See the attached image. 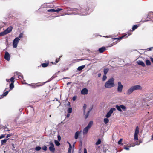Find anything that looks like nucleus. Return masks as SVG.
<instances>
[{
  "instance_id": "f257e3e1",
  "label": "nucleus",
  "mask_w": 153,
  "mask_h": 153,
  "mask_svg": "<svg viewBox=\"0 0 153 153\" xmlns=\"http://www.w3.org/2000/svg\"><path fill=\"white\" fill-rule=\"evenodd\" d=\"M114 79L113 78L110 79L106 82V88H110L114 87Z\"/></svg>"
},
{
  "instance_id": "f03ea898",
  "label": "nucleus",
  "mask_w": 153,
  "mask_h": 153,
  "mask_svg": "<svg viewBox=\"0 0 153 153\" xmlns=\"http://www.w3.org/2000/svg\"><path fill=\"white\" fill-rule=\"evenodd\" d=\"M139 133V128L138 126H137L135 129L134 134V140H138V134Z\"/></svg>"
},
{
  "instance_id": "7ed1b4c3",
  "label": "nucleus",
  "mask_w": 153,
  "mask_h": 153,
  "mask_svg": "<svg viewBox=\"0 0 153 153\" xmlns=\"http://www.w3.org/2000/svg\"><path fill=\"white\" fill-rule=\"evenodd\" d=\"M19 40L20 39L18 37H16L14 39L13 42V47L14 48L17 47Z\"/></svg>"
},
{
  "instance_id": "20e7f679",
  "label": "nucleus",
  "mask_w": 153,
  "mask_h": 153,
  "mask_svg": "<svg viewBox=\"0 0 153 153\" xmlns=\"http://www.w3.org/2000/svg\"><path fill=\"white\" fill-rule=\"evenodd\" d=\"M116 108L118 111L120 112L122 111L121 109L124 111L126 109V107L122 105H120V106L116 105Z\"/></svg>"
},
{
  "instance_id": "39448f33",
  "label": "nucleus",
  "mask_w": 153,
  "mask_h": 153,
  "mask_svg": "<svg viewBox=\"0 0 153 153\" xmlns=\"http://www.w3.org/2000/svg\"><path fill=\"white\" fill-rule=\"evenodd\" d=\"M116 110V109L114 108H111L107 114L106 115V117L108 118L110 117L111 114L113 112Z\"/></svg>"
},
{
  "instance_id": "423d86ee",
  "label": "nucleus",
  "mask_w": 153,
  "mask_h": 153,
  "mask_svg": "<svg viewBox=\"0 0 153 153\" xmlns=\"http://www.w3.org/2000/svg\"><path fill=\"white\" fill-rule=\"evenodd\" d=\"M49 144L50 146L49 147L50 150L52 152H53L55 150V148L54 147L53 143L51 141L49 142Z\"/></svg>"
},
{
  "instance_id": "0eeeda50",
  "label": "nucleus",
  "mask_w": 153,
  "mask_h": 153,
  "mask_svg": "<svg viewBox=\"0 0 153 153\" xmlns=\"http://www.w3.org/2000/svg\"><path fill=\"white\" fill-rule=\"evenodd\" d=\"M118 86L117 87V91L119 92H121L122 91L123 85L121 84L120 82H119L118 83Z\"/></svg>"
},
{
  "instance_id": "6e6552de",
  "label": "nucleus",
  "mask_w": 153,
  "mask_h": 153,
  "mask_svg": "<svg viewBox=\"0 0 153 153\" xmlns=\"http://www.w3.org/2000/svg\"><path fill=\"white\" fill-rule=\"evenodd\" d=\"M134 91L132 87H131L126 92V94L129 95L131 94Z\"/></svg>"
},
{
  "instance_id": "1a4fd4ad",
  "label": "nucleus",
  "mask_w": 153,
  "mask_h": 153,
  "mask_svg": "<svg viewBox=\"0 0 153 153\" xmlns=\"http://www.w3.org/2000/svg\"><path fill=\"white\" fill-rule=\"evenodd\" d=\"M37 84V83H32L31 84H28L30 86H32V88H35L37 87H38L40 86H41L43 84H39L38 85H36Z\"/></svg>"
},
{
  "instance_id": "9d476101",
  "label": "nucleus",
  "mask_w": 153,
  "mask_h": 153,
  "mask_svg": "<svg viewBox=\"0 0 153 153\" xmlns=\"http://www.w3.org/2000/svg\"><path fill=\"white\" fill-rule=\"evenodd\" d=\"M4 58L6 60L8 61H9L10 59V54L7 51H6L5 53Z\"/></svg>"
},
{
  "instance_id": "9b49d317",
  "label": "nucleus",
  "mask_w": 153,
  "mask_h": 153,
  "mask_svg": "<svg viewBox=\"0 0 153 153\" xmlns=\"http://www.w3.org/2000/svg\"><path fill=\"white\" fill-rule=\"evenodd\" d=\"M62 9L61 8H58L56 10L54 9H49L48 10V12H58L62 10Z\"/></svg>"
},
{
  "instance_id": "f8f14e48",
  "label": "nucleus",
  "mask_w": 153,
  "mask_h": 153,
  "mask_svg": "<svg viewBox=\"0 0 153 153\" xmlns=\"http://www.w3.org/2000/svg\"><path fill=\"white\" fill-rule=\"evenodd\" d=\"M134 90H141L142 89V87L140 85H137L132 86Z\"/></svg>"
},
{
  "instance_id": "ddd939ff",
  "label": "nucleus",
  "mask_w": 153,
  "mask_h": 153,
  "mask_svg": "<svg viewBox=\"0 0 153 153\" xmlns=\"http://www.w3.org/2000/svg\"><path fill=\"white\" fill-rule=\"evenodd\" d=\"M88 90L86 88L83 89L81 91V94L83 95L87 94H88Z\"/></svg>"
},
{
  "instance_id": "4468645a",
  "label": "nucleus",
  "mask_w": 153,
  "mask_h": 153,
  "mask_svg": "<svg viewBox=\"0 0 153 153\" xmlns=\"http://www.w3.org/2000/svg\"><path fill=\"white\" fill-rule=\"evenodd\" d=\"M137 62L138 65H141L143 67H144L145 66V63L142 61L138 60L137 61Z\"/></svg>"
},
{
  "instance_id": "2eb2a0df",
  "label": "nucleus",
  "mask_w": 153,
  "mask_h": 153,
  "mask_svg": "<svg viewBox=\"0 0 153 153\" xmlns=\"http://www.w3.org/2000/svg\"><path fill=\"white\" fill-rule=\"evenodd\" d=\"M13 27L11 26H10L7 28L6 30H5V32L8 34V33L10 32L12 30Z\"/></svg>"
},
{
  "instance_id": "dca6fc26",
  "label": "nucleus",
  "mask_w": 153,
  "mask_h": 153,
  "mask_svg": "<svg viewBox=\"0 0 153 153\" xmlns=\"http://www.w3.org/2000/svg\"><path fill=\"white\" fill-rule=\"evenodd\" d=\"M89 129L88 128L86 127H85L83 130V133L84 134H87L88 132V130Z\"/></svg>"
},
{
  "instance_id": "f3484780",
  "label": "nucleus",
  "mask_w": 153,
  "mask_h": 153,
  "mask_svg": "<svg viewBox=\"0 0 153 153\" xmlns=\"http://www.w3.org/2000/svg\"><path fill=\"white\" fill-rule=\"evenodd\" d=\"M105 50V47H103L102 48H99V51L100 53H102Z\"/></svg>"
},
{
  "instance_id": "a211bd4d",
  "label": "nucleus",
  "mask_w": 153,
  "mask_h": 153,
  "mask_svg": "<svg viewBox=\"0 0 153 153\" xmlns=\"http://www.w3.org/2000/svg\"><path fill=\"white\" fill-rule=\"evenodd\" d=\"M93 123V122L92 121H90L88 126H86L88 128L90 129L91 127L92 126Z\"/></svg>"
},
{
  "instance_id": "6ab92c4d",
  "label": "nucleus",
  "mask_w": 153,
  "mask_h": 153,
  "mask_svg": "<svg viewBox=\"0 0 153 153\" xmlns=\"http://www.w3.org/2000/svg\"><path fill=\"white\" fill-rule=\"evenodd\" d=\"M79 134V133L78 131L76 132L75 134V139H78Z\"/></svg>"
},
{
  "instance_id": "aec40b11",
  "label": "nucleus",
  "mask_w": 153,
  "mask_h": 153,
  "mask_svg": "<svg viewBox=\"0 0 153 153\" xmlns=\"http://www.w3.org/2000/svg\"><path fill=\"white\" fill-rule=\"evenodd\" d=\"M146 65L147 66L150 65L151 64V62L149 60H146L145 61Z\"/></svg>"
},
{
  "instance_id": "412c9836",
  "label": "nucleus",
  "mask_w": 153,
  "mask_h": 153,
  "mask_svg": "<svg viewBox=\"0 0 153 153\" xmlns=\"http://www.w3.org/2000/svg\"><path fill=\"white\" fill-rule=\"evenodd\" d=\"M85 67V65H83L82 66H79L78 68V70L79 71H81Z\"/></svg>"
},
{
  "instance_id": "4be33fe9",
  "label": "nucleus",
  "mask_w": 153,
  "mask_h": 153,
  "mask_svg": "<svg viewBox=\"0 0 153 153\" xmlns=\"http://www.w3.org/2000/svg\"><path fill=\"white\" fill-rule=\"evenodd\" d=\"M92 109V108H91L90 110L89 111H88L87 113L85 115V119H86L88 118V115H89V114L90 112V111Z\"/></svg>"
},
{
  "instance_id": "5701e85b",
  "label": "nucleus",
  "mask_w": 153,
  "mask_h": 153,
  "mask_svg": "<svg viewBox=\"0 0 153 153\" xmlns=\"http://www.w3.org/2000/svg\"><path fill=\"white\" fill-rule=\"evenodd\" d=\"M7 34V33L5 32V31L4 30L3 32L0 33V36H3Z\"/></svg>"
},
{
  "instance_id": "b1692460",
  "label": "nucleus",
  "mask_w": 153,
  "mask_h": 153,
  "mask_svg": "<svg viewBox=\"0 0 153 153\" xmlns=\"http://www.w3.org/2000/svg\"><path fill=\"white\" fill-rule=\"evenodd\" d=\"M101 140L100 139H98V141L95 144L96 145H98L101 143Z\"/></svg>"
},
{
  "instance_id": "393cba45",
  "label": "nucleus",
  "mask_w": 153,
  "mask_h": 153,
  "mask_svg": "<svg viewBox=\"0 0 153 153\" xmlns=\"http://www.w3.org/2000/svg\"><path fill=\"white\" fill-rule=\"evenodd\" d=\"M54 142H55V144L56 145L58 146H59L60 145V143L57 140H55L54 141Z\"/></svg>"
},
{
  "instance_id": "a878e982",
  "label": "nucleus",
  "mask_w": 153,
  "mask_h": 153,
  "mask_svg": "<svg viewBox=\"0 0 153 153\" xmlns=\"http://www.w3.org/2000/svg\"><path fill=\"white\" fill-rule=\"evenodd\" d=\"M86 107H87L86 105L85 104H84L83 106V112H84V114H85V111L86 109Z\"/></svg>"
},
{
  "instance_id": "bb28decb",
  "label": "nucleus",
  "mask_w": 153,
  "mask_h": 153,
  "mask_svg": "<svg viewBox=\"0 0 153 153\" xmlns=\"http://www.w3.org/2000/svg\"><path fill=\"white\" fill-rule=\"evenodd\" d=\"M103 72H104V75L102 78V80L103 81L105 80V68H104L103 69Z\"/></svg>"
},
{
  "instance_id": "cd10ccee",
  "label": "nucleus",
  "mask_w": 153,
  "mask_h": 153,
  "mask_svg": "<svg viewBox=\"0 0 153 153\" xmlns=\"http://www.w3.org/2000/svg\"><path fill=\"white\" fill-rule=\"evenodd\" d=\"M7 140L8 139H6L2 140H1V144L2 145L4 144L5 143L7 142Z\"/></svg>"
},
{
  "instance_id": "c85d7f7f",
  "label": "nucleus",
  "mask_w": 153,
  "mask_h": 153,
  "mask_svg": "<svg viewBox=\"0 0 153 153\" xmlns=\"http://www.w3.org/2000/svg\"><path fill=\"white\" fill-rule=\"evenodd\" d=\"M48 65V64L46 63H44L42 64V66L43 67H46Z\"/></svg>"
},
{
  "instance_id": "c756f323",
  "label": "nucleus",
  "mask_w": 153,
  "mask_h": 153,
  "mask_svg": "<svg viewBox=\"0 0 153 153\" xmlns=\"http://www.w3.org/2000/svg\"><path fill=\"white\" fill-rule=\"evenodd\" d=\"M81 11L82 12V15H87L88 14L87 12H84V10H82Z\"/></svg>"
},
{
  "instance_id": "7c9ffc66",
  "label": "nucleus",
  "mask_w": 153,
  "mask_h": 153,
  "mask_svg": "<svg viewBox=\"0 0 153 153\" xmlns=\"http://www.w3.org/2000/svg\"><path fill=\"white\" fill-rule=\"evenodd\" d=\"M14 87V85L13 83H11L10 85V89H12Z\"/></svg>"
},
{
  "instance_id": "2f4dec72",
  "label": "nucleus",
  "mask_w": 153,
  "mask_h": 153,
  "mask_svg": "<svg viewBox=\"0 0 153 153\" xmlns=\"http://www.w3.org/2000/svg\"><path fill=\"white\" fill-rule=\"evenodd\" d=\"M138 27V26L137 25H134L132 28V29L133 30H134L135 29H137Z\"/></svg>"
},
{
  "instance_id": "473e14b6",
  "label": "nucleus",
  "mask_w": 153,
  "mask_h": 153,
  "mask_svg": "<svg viewBox=\"0 0 153 153\" xmlns=\"http://www.w3.org/2000/svg\"><path fill=\"white\" fill-rule=\"evenodd\" d=\"M9 91L10 90H9L8 91H6V92L4 93L3 94V96H6L8 94Z\"/></svg>"
},
{
  "instance_id": "72a5a7b5",
  "label": "nucleus",
  "mask_w": 153,
  "mask_h": 153,
  "mask_svg": "<svg viewBox=\"0 0 153 153\" xmlns=\"http://www.w3.org/2000/svg\"><path fill=\"white\" fill-rule=\"evenodd\" d=\"M41 149V148L40 146H37L35 148V150L36 151H39Z\"/></svg>"
},
{
  "instance_id": "f704fd0d",
  "label": "nucleus",
  "mask_w": 153,
  "mask_h": 153,
  "mask_svg": "<svg viewBox=\"0 0 153 153\" xmlns=\"http://www.w3.org/2000/svg\"><path fill=\"white\" fill-rule=\"evenodd\" d=\"M23 36V33H22L19 34V36L18 37L19 38H19L20 39V38H21Z\"/></svg>"
},
{
  "instance_id": "c9c22d12",
  "label": "nucleus",
  "mask_w": 153,
  "mask_h": 153,
  "mask_svg": "<svg viewBox=\"0 0 153 153\" xmlns=\"http://www.w3.org/2000/svg\"><path fill=\"white\" fill-rule=\"evenodd\" d=\"M127 34H126V35H125L123 36H121V37L119 38L118 39H122L123 37H125L126 38L128 36H129L130 34H128V35L127 36H126V35H127Z\"/></svg>"
},
{
  "instance_id": "e433bc0d",
  "label": "nucleus",
  "mask_w": 153,
  "mask_h": 153,
  "mask_svg": "<svg viewBox=\"0 0 153 153\" xmlns=\"http://www.w3.org/2000/svg\"><path fill=\"white\" fill-rule=\"evenodd\" d=\"M14 79L15 78L14 77H12L10 78V80L11 82H13L12 83H13V82H14Z\"/></svg>"
},
{
  "instance_id": "4c0bfd02",
  "label": "nucleus",
  "mask_w": 153,
  "mask_h": 153,
  "mask_svg": "<svg viewBox=\"0 0 153 153\" xmlns=\"http://www.w3.org/2000/svg\"><path fill=\"white\" fill-rule=\"evenodd\" d=\"M68 112L69 113H70L72 112V108H69L68 109Z\"/></svg>"
},
{
  "instance_id": "58836bf2",
  "label": "nucleus",
  "mask_w": 153,
  "mask_h": 153,
  "mask_svg": "<svg viewBox=\"0 0 153 153\" xmlns=\"http://www.w3.org/2000/svg\"><path fill=\"white\" fill-rule=\"evenodd\" d=\"M122 139H120L119 141H118V143L119 144H122Z\"/></svg>"
},
{
  "instance_id": "ea45409f",
  "label": "nucleus",
  "mask_w": 153,
  "mask_h": 153,
  "mask_svg": "<svg viewBox=\"0 0 153 153\" xmlns=\"http://www.w3.org/2000/svg\"><path fill=\"white\" fill-rule=\"evenodd\" d=\"M42 149L45 151L47 150V148L46 147V146H44L42 148Z\"/></svg>"
},
{
  "instance_id": "a19ab883",
  "label": "nucleus",
  "mask_w": 153,
  "mask_h": 153,
  "mask_svg": "<svg viewBox=\"0 0 153 153\" xmlns=\"http://www.w3.org/2000/svg\"><path fill=\"white\" fill-rule=\"evenodd\" d=\"M72 146L71 144H70V146L68 148V151H71L72 150Z\"/></svg>"
},
{
  "instance_id": "79ce46f5",
  "label": "nucleus",
  "mask_w": 153,
  "mask_h": 153,
  "mask_svg": "<svg viewBox=\"0 0 153 153\" xmlns=\"http://www.w3.org/2000/svg\"><path fill=\"white\" fill-rule=\"evenodd\" d=\"M62 56H60V57H59V58L58 59H57L56 60V63H57L60 60V57H61Z\"/></svg>"
},
{
  "instance_id": "37998d69",
  "label": "nucleus",
  "mask_w": 153,
  "mask_h": 153,
  "mask_svg": "<svg viewBox=\"0 0 153 153\" xmlns=\"http://www.w3.org/2000/svg\"><path fill=\"white\" fill-rule=\"evenodd\" d=\"M5 137V135L4 134H2L1 136H0V139L4 138Z\"/></svg>"
},
{
  "instance_id": "c03bdc74",
  "label": "nucleus",
  "mask_w": 153,
  "mask_h": 153,
  "mask_svg": "<svg viewBox=\"0 0 153 153\" xmlns=\"http://www.w3.org/2000/svg\"><path fill=\"white\" fill-rule=\"evenodd\" d=\"M58 139L59 141H60L61 139V137L60 135L58 136Z\"/></svg>"
},
{
  "instance_id": "a18cd8bd",
  "label": "nucleus",
  "mask_w": 153,
  "mask_h": 153,
  "mask_svg": "<svg viewBox=\"0 0 153 153\" xmlns=\"http://www.w3.org/2000/svg\"><path fill=\"white\" fill-rule=\"evenodd\" d=\"M76 99V96H74L73 97L72 100L73 101H74Z\"/></svg>"
},
{
  "instance_id": "49530a36",
  "label": "nucleus",
  "mask_w": 153,
  "mask_h": 153,
  "mask_svg": "<svg viewBox=\"0 0 153 153\" xmlns=\"http://www.w3.org/2000/svg\"><path fill=\"white\" fill-rule=\"evenodd\" d=\"M84 153H87V149L85 148L84 149Z\"/></svg>"
},
{
  "instance_id": "de8ad7c7",
  "label": "nucleus",
  "mask_w": 153,
  "mask_h": 153,
  "mask_svg": "<svg viewBox=\"0 0 153 153\" xmlns=\"http://www.w3.org/2000/svg\"><path fill=\"white\" fill-rule=\"evenodd\" d=\"M152 49H153V47H150L149 48H148L147 50L148 51H151Z\"/></svg>"
},
{
  "instance_id": "09e8293b",
  "label": "nucleus",
  "mask_w": 153,
  "mask_h": 153,
  "mask_svg": "<svg viewBox=\"0 0 153 153\" xmlns=\"http://www.w3.org/2000/svg\"><path fill=\"white\" fill-rule=\"evenodd\" d=\"M18 78L19 79H20V77H21L22 78H23V76L22 75H19L18 74Z\"/></svg>"
},
{
  "instance_id": "8fccbe9b",
  "label": "nucleus",
  "mask_w": 153,
  "mask_h": 153,
  "mask_svg": "<svg viewBox=\"0 0 153 153\" xmlns=\"http://www.w3.org/2000/svg\"><path fill=\"white\" fill-rule=\"evenodd\" d=\"M109 122V120L107 118H106V124L108 123Z\"/></svg>"
},
{
  "instance_id": "3c124183",
  "label": "nucleus",
  "mask_w": 153,
  "mask_h": 153,
  "mask_svg": "<svg viewBox=\"0 0 153 153\" xmlns=\"http://www.w3.org/2000/svg\"><path fill=\"white\" fill-rule=\"evenodd\" d=\"M124 149L126 150H128L129 149V148L128 147H125L124 148Z\"/></svg>"
},
{
  "instance_id": "603ef678",
  "label": "nucleus",
  "mask_w": 153,
  "mask_h": 153,
  "mask_svg": "<svg viewBox=\"0 0 153 153\" xmlns=\"http://www.w3.org/2000/svg\"><path fill=\"white\" fill-rule=\"evenodd\" d=\"M10 134H8L6 136V137L8 138V137H10Z\"/></svg>"
},
{
  "instance_id": "864d4df0",
  "label": "nucleus",
  "mask_w": 153,
  "mask_h": 153,
  "mask_svg": "<svg viewBox=\"0 0 153 153\" xmlns=\"http://www.w3.org/2000/svg\"><path fill=\"white\" fill-rule=\"evenodd\" d=\"M6 81L7 82H10V80L9 79H6Z\"/></svg>"
},
{
  "instance_id": "5fc2aeb1",
  "label": "nucleus",
  "mask_w": 153,
  "mask_h": 153,
  "mask_svg": "<svg viewBox=\"0 0 153 153\" xmlns=\"http://www.w3.org/2000/svg\"><path fill=\"white\" fill-rule=\"evenodd\" d=\"M101 76V74L100 73L98 74V76L99 77L100 76Z\"/></svg>"
},
{
  "instance_id": "6e6d98bb",
  "label": "nucleus",
  "mask_w": 153,
  "mask_h": 153,
  "mask_svg": "<svg viewBox=\"0 0 153 153\" xmlns=\"http://www.w3.org/2000/svg\"><path fill=\"white\" fill-rule=\"evenodd\" d=\"M108 71V69L106 68V74L107 73V72Z\"/></svg>"
},
{
  "instance_id": "4d7b16f0",
  "label": "nucleus",
  "mask_w": 153,
  "mask_h": 153,
  "mask_svg": "<svg viewBox=\"0 0 153 153\" xmlns=\"http://www.w3.org/2000/svg\"><path fill=\"white\" fill-rule=\"evenodd\" d=\"M151 61L153 63V58H151Z\"/></svg>"
},
{
  "instance_id": "13d9d810",
  "label": "nucleus",
  "mask_w": 153,
  "mask_h": 153,
  "mask_svg": "<svg viewBox=\"0 0 153 153\" xmlns=\"http://www.w3.org/2000/svg\"><path fill=\"white\" fill-rule=\"evenodd\" d=\"M68 153H71V151H68Z\"/></svg>"
},
{
  "instance_id": "bf43d9fd",
  "label": "nucleus",
  "mask_w": 153,
  "mask_h": 153,
  "mask_svg": "<svg viewBox=\"0 0 153 153\" xmlns=\"http://www.w3.org/2000/svg\"><path fill=\"white\" fill-rule=\"evenodd\" d=\"M70 116V115L69 114H68L67 116V117H68Z\"/></svg>"
},
{
  "instance_id": "052dcab7",
  "label": "nucleus",
  "mask_w": 153,
  "mask_h": 153,
  "mask_svg": "<svg viewBox=\"0 0 153 153\" xmlns=\"http://www.w3.org/2000/svg\"><path fill=\"white\" fill-rule=\"evenodd\" d=\"M19 111L20 112H21V111H22V109H20L19 110Z\"/></svg>"
},
{
  "instance_id": "680f3d73",
  "label": "nucleus",
  "mask_w": 153,
  "mask_h": 153,
  "mask_svg": "<svg viewBox=\"0 0 153 153\" xmlns=\"http://www.w3.org/2000/svg\"><path fill=\"white\" fill-rule=\"evenodd\" d=\"M104 122L105 123V118L104 119Z\"/></svg>"
},
{
  "instance_id": "e2e57ef3",
  "label": "nucleus",
  "mask_w": 153,
  "mask_h": 153,
  "mask_svg": "<svg viewBox=\"0 0 153 153\" xmlns=\"http://www.w3.org/2000/svg\"><path fill=\"white\" fill-rule=\"evenodd\" d=\"M67 143L69 144V146H70V144H71L70 143H69L68 142H67Z\"/></svg>"
},
{
  "instance_id": "0e129e2a",
  "label": "nucleus",
  "mask_w": 153,
  "mask_h": 153,
  "mask_svg": "<svg viewBox=\"0 0 153 153\" xmlns=\"http://www.w3.org/2000/svg\"><path fill=\"white\" fill-rule=\"evenodd\" d=\"M70 83H71V82H68V83H67V85L69 84H70Z\"/></svg>"
},
{
  "instance_id": "69168bd1",
  "label": "nucleus",
  "mask_w": 153,
  "mask_h": 153,
  "mask_svg": "<svg viewBox=\"0 0 153 153\" xmlns=\"http://www.w3.org/2000/svg\"><path fill=\"white\" fill-rule=\"evenodd\" d=\"M151 140H153V134L152 135V138L151 139Z\"/></svg>"
},
{
  "instance_id": "338daca9",
  "label": "nucleus",
  "mask_w": 153,
  "mask_h": 153,
  "mask_svg": "<svg viewBox=\"0 0 153 153\" xmlns=\"http://www.w3.org/2000/svg\"><path fill=\"white\" fill-rule=\"evenodd\" d=\"M12 146H13V148H14V144H12Z\"/></svg>"
},
{
  "instance_id": "774afa93",
  "label": "nucleus",
  "mask_w": 153,
  "mask_h": 153,
  "mask_svg": "<svg viewBox=\"0 0 153 153\" xmlns=\"http://www.w3.org/2000/svg\"><path fill=\"white\" fill-rule=\"evenodd\" d=\"M51 115H50V117H51Z\"/></svg>"
}]
</instances>
